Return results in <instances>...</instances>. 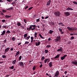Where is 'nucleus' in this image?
Masks as SVG:
<instances>
[{
  "mask_svg": "<svg viewBox=\"0 0 77 77\" xmlns=\"http://www.w3.org/2000/svg\"><path fill=\"white\" fill-rule=\"evenodd\" d=\"M36 26L35 25H30L29 27H27V30H28V31H30V30H34L35 29H36Z\"/></svg>",
  "mask_w": 77,
  "mask_h": 77,
  "instance_id": "obj_1",
  "label": "nucleus"
},
{
  "mask_svg": "<svg viewBox=\"0 0 77 77\" xmlns=\"http://www.w3.org/2000/svg\"><path fill=\"white\" fill-rule=\"evenodd\" d=\"M61 39V38L60 37V36H57V37L56 39H55V42H57V41H60Z\"/></svg>",
  "mask_w": 77,
  "mask_h": 77,
  "instance_id": "obj_2",
  "label": "nucleus"
},
{
  "mask_svg": "<svg viewBox=\"0 0 77 77\" xmlns=\"http://www.w3.org/2000/svg\"><path fill=\"white\" fill-rule=\"evenodd\" d=\"M54 14L56 17H59L60 15V12L59 11H57L54 13Z\"/></svg>",
  "mask_w": 77,
  "mask_h": 77,
  "instance_id": "obj_3",
  "label": "nucleus"
},
{
  "mask_svg": "<svg viewBox=\"0 0 77 77\" xmlns=\"http://www.w3.org/2000/svg\"><path fill=\"white\" fill-rule=\"evenodd\" d=\"M19 65L21 67H24V63H23V62H19Z\"/></svg>",
  "mask_w": 77,
  "mask_h": 77,
  "instance_id": "obj_4",
  "label": "nucleus"
},
{
  "mask_svg": "<svg viewBox=\"0 0 77 77\" xmlns=\"http://www.w3.org/2000/svg\"><path fill=\"white\" fill-rule=\"evenodd\" d=\"M64 14L66 17H68L70 15V13L69 12H66L64 13Z\"/></svg>",
  "mask_w": 77,
  "mask_h": 77,
  "instance_id": "obj_5",
  "label": "nucleus"
},
{
  "mask_svg": "<svg viewBox=\"0 0 77 77\" xmlns=\"http://www.w3.org/2000/svg\"><path fill=\"white\" fill-rule=\"evenodd\" d=\"M67 29H68L69 30H75V28L74 27H67Z\"/></svg>",
  "mask_w": 77,
  "mask_h": 77,
  "instance_id": "obj_6",
  "label": "nucleus"
},
{
  "mask_svg": "<svg viewBox=\"0 0 77 77\" xmlns=\"http://www.w3.org/2000/svg\"><path fill=\"white\" fill-rule=\"evenodd\" d=\"M71 63L73 65H77V61H72Z\"/></svg>",
  "mask_w": 77,
  "mask_h": 77,
  "instance_id": "obj_7",
  "label": "nucleus"
},
{
  "mask_svg": "<svg viewBox=\"0 0 77 77\" xmlns=\"http://www.w3.org/2000/svg\"><path fill=\"white\" fill-rule=\"evenodd\" d=\"M66 56H67V55H64L63 57H62L61 58V59L62 60H63L65 59V58L66 57Z\"/></svg>",
  "mask_w": 77,
  "mask_h": 77,
  "instance_id": "obj_8",
  "label": "nucleus"
},
{
  "mask_svg": "<svg viewBox=\"0 0 77 77\" xmlns=\"http://www.w3.org/2000/svg\"><path fill=\"white\" fill-rule=\"evenodd\" d=\"M59 75V71H57L56 72L55 75V77H56L57 76H58V75Z\"/></svg>",
  "mask_w": 77,
  "mask_h": 77,
  "instance_id": "obj_9",
  "label": "nucleus"
},
{
  "mask_svg": "<svg viewBox=\"0 0 77 77\" xmlns=\"http://www.w3.org/2000/svg\"><path fill=\"white\" fill-rule=\"evenodd\" d=\"M17 26L20 27L21 26V22H19L17 23Z\"/></svg>",
  "mask_w": 77,
  "mask_h": 77,
  "instance_id": "obj_10",
  "label": "nucleus"
},
{
  "mask_svg": "<svg viewBox=\"0 0 77 77\" xmlns=\"http://www.w3.org/2000/svg\"><path fill=\"white\" fill-rule=\"evenodd\" d=\"M51 3V0L49 1L46 4L47 6H50Z\"/></svg>",
  "mask_w": 77,
  "mask_h": 77,
  "instance_id": "obj_11",
  "label": "nucleus"
},
{
  "mask_svg": "<svg viewBox=\"0 0 77 77\" xmlns=\"http://www.w3.org/2000/svg\"><path fill=\"white\" fill-rule=\"evenodd\" d=\"M66 9L67 11H70V10H71V11H73V9L72 8H69V7H68Z\"/></svg>",
  "mask_w": 77,
  "mask_h": 77,
  "instance_id": "obj_12",
  "label": "nucleus"
},
{
  "mask_svg": "<svg viewBox=\"0 0 77 77\" xmlns=\"http://www.w3.org/2000/svg\"><path fill=\"white\" fill-rule=\"evenodd\" d=\"M40 44H41L40 42H38V43H37V42L35 43V45H36V46H39V45H40Z\"/></svg>",
  "mask_w": 77,
  "mask_h": 77,
  "instance_id": "obj_13",
  "label": "nucleus"
},
{
  "mask_svg": "<svg viewBox=\"0 0 77 77\" xmlns=\"http://www.w3.org/2000/svg\"><path fill=\"white\" fill-rule=\"evenodd\" d=\"M20 54V51H18L17 52H16V54L15 55V57H16V56H18V55H19Z\"/></svg>",
  "mask_w": 77,
  "mask_h": 77,
  "instance_id": "obj_14",
  "label": "nucleus"
},
{
  "mask_svg": "<svg viewBox=\"0 0 77 77\" xmlns=\"http://www.w3.org/2000/svg\"><path fill=\"white\" fill-rule=\"evenodd\" d=\"M10 48H7L5 49V52H8V51L9 50V49H10Z\"/></svg>",
  "mask_w": 77,
  "mask_h": 77,
  "instance_id": "obj_15",
  "label": "nucleus"
},
{
  "mask_svg": "<svg viewBox=\"0 0 77 77\" xmlns=\"http://www.w3.org/2000/svg\"><path fill=\"white\" fill-rule=\"evenodd\" d=\"M52 62H50L49 63V66L50 68H51L52 66H53V64H52Z\"/></svg>",
  "mask_w": 77,
  "mask_h": 77,
  "instance_id": "obj_16",
  "label": "nucleus"
},
{
  "mask_svg": "<svg viewBox=\"0 0 77 77\" xmlns=\"http://www.w3.org/2000/svg\"><path fill=\"white\" fill-rule=\"evenodd\" d=\"M38 35H39V36H40L42 39H44L45 38L44 37H42V35L41 34L39 33Z\"/></svg>",
  "mask_w": 77,
  "mask_h": 77,
  "instance_id": "obj_17",
  "label": "nucleus"
},
{
  "mask_svg": "<svg viewBox=\"0 0 77 77\" xmlns=\"http://www.w3.org/2000/svg\"><path fill=\"white\" fill-rule=\"evenodd\" d=\"M63 50V49H62V47H60V49H58L57 50V51H62Z\"/></svg>",
  "mask_w": 77,
  "mask_h": 77,
  "instance_id": "obj_18",
  "label": "nucleus"
},
{
  "mask_svg": "<svg viewBox=\"0 0 77 77\" xmlns=\"http://www.w3.org/2000/svg\"><path fill=\"white\" fill-rule=\"evenodd\" d=\"M6 33V31L4 30L3 31L2 33L1 34V35H4L5 34V33Z\"/></svg>",
  "mask_w": 77,
  "mask_h": 77,
  "instance_id": "obj_19",
  "label": "nucleus"
},
{
  "mask_svg": "<svg viewBox=\"0 0 77 77\" xmlns=\"http://www.w3.org/2000/svg\"><path fill=\"white\" fill-rule=\"evenodd\" d=\"M49 33H50V34H52L53 33V31L52 30H50L49 31Z\"/></svg>",
  "mask_w": 77,
  "mask_h": 77,
  "instance_id": "obj_20",
  "label": "nucleus"
},
{
  "mask_svg": "<svg viewBox=\"0 0 77 77\" xmlns=\"http://www.w3.org/2000/svg\"><path fill=\"white\" fill-rule=\"evenodd\" d=\"M16 62H17L16 60H13L12 62V63L13 65H14V64H15V63H16Z\"/></svg>",
  "mask_w": 77,
  "mask_h": 77,
  "instance_id": "obj_21",
  "label": "nucleus"
},
{
  "mask_svg": "<svg viewBox=\"0 0 77 77\" xmlns=\"http://www.w3.org/2000/svg\"><path fill=\"white\" fill-rule=\"evenodd\" d=\"M60 56V55L59 54L57 55L54 57V58L57 59V58H59V57Z\"/></svg>",
  "mask_w": 77,
  "mask_h": 77,
  "instance_id": "obj_22",
  "label": "nucleus"
},
{
  "mask_svg": "<svg viewBox=\"0 0 77 77\" xmlns=\"http://www.w3.org/2000/svg\"><path fill=\"white\" fill-rule=\"evenodd\" d=\"M59 25H61L62 26H64V25L63 24V23H58Z\"/></svg>",
  "mask_w": 77,
  "mask_h": 77,
  "instance_id": "obj_23",
  "label": "nucleus"
},
{
  "mask_svg": "<svg viewBox=\"0 0 77 77\" xmlns=\"http://www.w3.org/2000/svg\"><path fill=\"white\" fill-rule=\"evenodd\" d=\"M27 34L26 33L24 35V38H27Z\"/></svg>",
  "mask_w": 77,
  "mask_h": 77,
  "instance_id": "obj_24",
  "label": "nucleus"
},
{
  "mask_svg": "<svg viewBox=\"0 0 77 77\" xmlns=\"http://www.w3.org/2000/svg\"><path fill=\"white\" fill-rule=\"evenodd\" d=\"M37 35H38V33H34V37L35 38H37Z\"/></svg>",
  "mask_w": 77,
  "mask_h": 77,
  "instance_id": "obj_25",
  "label": "nucleus"
},
{
  "mask_svg": "<svg viewBox=\"0 0 77 77\" xmlns=\"http://www.w3.org/2000/svg\"><path fill=\"white\" fill-rule=\"evenodd\" d=\"M12 40L13 41H15V37H12Z\"/></svg>",
  "mask_w": 77,
  "mask_h": 77,
  "instance_id": "obj_26",
  "label": "nucleus"
},
{
  "mask_svg": "<svg viewBox=\"0 0 77 77\" xmlns=\"http://www.w3.org/2000/svg\"><path fill=\"white\" fill-rule=\"evenodd\" d=\"M31 42H33V36H32L31 37Z\"/></svg>",
  "mask_w": 77,
  "mask_h": 77,
  "instance_id": "obj_27",
  "label": "nucleus"
},
{
  "mask_svg": "<svg viewBox=\"0 0 77 77\" xmlns=\"http://www.w3.org/2000/svg\"><path fill=\"white\" fill-rule=\"evenodd\" d=\"M48 60V59H45L44 60V62L45 63H47V62Z\"/></svg>",
  "mask_w": 77,
  "mask_h": 77,
  "instance_id": "obj_28",
  "label": "nucleus"
},
{
  "mask_svg": "<svg viewBox=\"0 0 77 77\" xmlns=\"http://www.w3.org/2000/svg\"><path fill=\"white\" fill-rule=\"evenodd\" d=\"M45 54H47L48 52V51L47 50H45Z\"/></svg>",
  "mask_w": 77,
  "mask_h": 77,
  "instance_id": "obj_29",
  "label": "nucleus"
},
{
  "mask_svg": "<svg viewBox=\"0 0 77 77\" xmlns=\"http://www.w3.org/2000/svg\"><path fill=\"white\" fill-rule=\"evenodd\" d=\"M30 38V36H29L26 37V38L25 39H26V40H28V39H29V38Z\"/></svg>",
  "mask_w": 77,
  "mask_h": 77,
  "instance_id": "obj_30",
  "label": "nucleus"
},
{
  "mask_svg": "<svg viewBox=\"0 0 77 77\" xmlns=\"http://www.w3.org/2000/svg\"><path fill=\"white\" fill-rule=\"evenodd\" d=\"M44 59H45V57H42L41 58V60H44Z\"/></svg>",
  "mask_w": 77,
  "mask_h": 77,
  "instance_id": "obj_31",
  "label": "nucleus"
},
{
  "mask_svg": "<svg viewBox=\"0 0 77 77\" xmlns=\"http://www.w3.org/2000/svg\"><path fill=\"white\" fill-rule=\"evenodd\" d=\"M2 27L3 28H5V29H8V26H4V25H3Z\"/></svg>",
  "mask_w": 77,
  "mask_h": 77,
  "instance_id": "obj_32",
  "label": "nucleus"
},
{
  "mask_svg": "<svg viewBox=\"0 0 77 77\" xmlns=\"http://www.w3.org/2000/svg\"><path fill=\"white\" fill-rule=\"evenodd\" d=\"M5 18H10V17H11V16H8V15H6L5 16Z\"/></svg>",
  "mask_w": 77,
  "mask_h": 77,
  "instance_id": "obj_33",
  "label": "nucleus"
},
{
  "mask_svg": "<svg viewBox=\"0 0 77 77\" xmlns=\"http://www.w3.org/2000/svg\"><path fill=\"white\" fill-rule=\"evenodd\" d=\"M14 9V8L13 7H10V8L7 9V10H12V9Z\"/></svg>",
  "mask_w": 77,
  "mask_h": 77,
  "instance_id": "obj_34",
  "label": "nucleus"
},
{
  "mask_svg": "<svg viewBox=\"0 0 77 77\" xmlns=\"http://www.w3.org/2000/svg\"><path fill=\"white\" fill-rule=\"evenodd\" d=\"M6 33H8V34H9L10 33H11V32L10 31L8 30L6 32Z\"/></svg>",
  "mask_w": 77,
  "mask_h": 77,
  "instance_id": "obj_35",
  "label": "nucleus"
},
{
  "mask_svg": "<svg viewBox=\"0 0 77 77\" xmlns=\"http://www.w3.org/2000/svg\"><path fill=\"white\" fill-rule=\"evenodd\" d=\"M10 69H13L14 68V66H12L11 67L9 68Z\"/></svg>",
  "mask_w": 77,
  "mask_h": 77,
  "instance_id": "obj_36",
  "label": "nucleus"
},
{
  "mask_svg": "<svg viewBox=\"0 0 77 77\" xmlns=\"http://www.w3.org/2000/svg\"><path fill=\"white\" fill-rule=\"evenodd\" d=\"M50 47H51V45H48L46 46V48H49Z\"/></svg>",
  "mask_w": 77,
  "mask_h": 77,
  "instance_id": "obj_37",
  "label": "nucleus"
},
{
  "mask_svg": "<svg viewBox=\"0 0 77 77\" xmlns=\"http://www.w3.org/2000/svg\"><path fill=\"white\" fill-rule=\"evenodd\" d=\"M2 57L3 58H6V56L5 55H3Z\"/></svg>",
  "mask_w": 77,
  "mask_h": 77,
  "instance_id": "obj_38",
  "label": "nucleus"
},
{
  "mask_svg": "<svg viewBox=\"0 0 77 77\" xmlns=\"http://www.w3.org/2000/svg\"><path fill=\"white\" fill-rule=\"evenodd\" d=\"M22 58V56L21 55L19 57V60H21V59Z\"/></svg>",
  "mask_w": 77,
  "mask_h": 77,
  "instance_id": "obj_39",
  "label": "nucleus"
},
{
  "mask_svg": "<svg viewBox=\"0 0 77 77\" xmlns=\"http://www.w3.org/2000/svg\"><path fill=\"white\" fill-rule=\"evenodd\" d=\"M72 2L74 4H75V5H77V2H76L73 1Z\"/></svg>",
  "mask_w": 77,
  "mask_h": 77,
  "instance_id": "obj_40",
  "label": "nucleus"
},
{
  "mask_svg": "<svg viewBox=\"0 0 77 77\" xmlns=\"http://www.w3.org/2000/svg\"><path fill=\"white\" fill-rule=\"evenodd\" d=\"M29 44V42L26 41L25 43V44Z\"/></svg>",
  "mask_w": 77,
  "mask_h": 77,
  "instance_id": "obj_41",
  "label": "nucleus"
},
{
  "mask_svg": "<svg viewBox=\"0 0 77 77\" xmlns=\"http://www.w3.org/2000/svg\"><path fill=\"white\" fill-rule=\"evenodd\" d=\"M36 69V66H34L33 67V70H35Z\"/></svg>",
  "mask_w": 77,
  "mask_h": 77,
  "instance_id": "obj_42",
  "label": "nucleus"
},
{
  "mask_svg": "<svg viewBox=\"0 0 77 77\" xmlns=\"http://www.w3.org/2000/svg\"><path fill=\"white\" fill-rule=\"evenodd\" d=\"M74 39V37L73 36H72L71 37V38H70L71 40H72V39Z\"/></svg>",
  "mask_w": 77,
  "mask_h": 77,
  "instance_id": "obj_43",
  "label": "nucleus"
},
{
  "mask_svg": "<svg viewBox=\"0 0 77 77\" xmlns=\"http://www.w3.org/2000/svg\"><path fill=\"white\" fill-rule=\"evenodd\" d=\"M12 4L13 6H15V2H13L12 3Z\"/></svg>",
  "mask_w": 77,
  "mask_h": 77,
  "instance_id": "obj_44",
  "label": "nucleus"
},
{
  "mask_svg": "<svg viewBox=\"0 0 77 77\" xmlns=\"http://www.w3.org/2000/svg\"><path fill=\"white\" fill-rule=\"evenodd\" d=\"M6 12H7V11H6V10H2V12H3V13Z\"/></svg>",
  "mask_w": 77,
  "mask_h": 77,
  "instance_id": "obj_45",
  "label": "nucleus"
},
{
  "mask_svg": "<svg viewBox=\"0 0 77 77\" xmlns=\"http://www.w3.org/2000/svg\"><path fill=\"white\" fill-rule=\"evenodd\" d=\"M59 30L60 32H62V29L60 28H59Z\"/></svg>",
  "mask_w": 77,
  "mask_h": 77,
  "instance_id": "obj_46",
  "label": "nucleus"
},
{
  "mask_svg": "<svg viewBox=\"0 0 77 77\" xmlns=\"http://www.w3.org/2000/svg\"><path fill=\"white\" fill-rule=\"evenodd\" d=\"M50 61V58H49L48 60L47 61V63H48Z\"/></svg>",
  "mask_w": 77,
  "mask_h": 77,
  "instance_id": "obj_47",
  "label": "nucleus"
},
{
  "mask_svg": "<svg viewBox=\"0 0 77 77\" xmlns=\"http://www.w3.org/2000/svg\"><path fill=\"white\" fill-rule=\"evenodd\" d=\"M42 66H43V65H42V64H41L40 65L39 67L40 68H42Z\"/></svg>",
  "mask_w": 77,
  "mask_h": 77,
  "instance_id": "obj_48",
  "label": "nucleus"
},
{
  "mask_svg": "<svg viewBox=\"0 0 77 77\" xmlns=\"http://www.w3.org/2000/svg\"><path fill=\"white\" fill-rule=\"evenodd\" d=\"M32 8H33V7H30L28 8V10H31V9H32Z\"/></svg>",
  "mask_w": 77,
  "mask_h": 77,
  "instance_id": "obj_49",
  "label": "nucleus"
},
{
  "mask_svg": "<svg viewBox=\"0 0 77 77\" xmlns=\"http://www.w3.org/2000/svg\"><path fill=\"white\" fill-rule=\"evenodd\" d=\"M6 21V20H2V22H3V23H5Z\"/></svg>",
  "mask_w": 77,
  "mask_h": 77,
  "instance_id": "obj_50",
  "label": "nucleus"
},
{
  "mask_svg": "<svg viewBox=\"0 0 77 77\" xmlns=\"http://www.w3.org/2000/svg\"><path fill=\"white\" fill-rule=\"evenodd\" d=\"M24 21L25 23H27V20H26L24 19Z\"/></svg>",
  "mask_w": 77,
  "mask_h": 77,
  "instance_id": "obj_51",
  "label": "nucleus"
},
{
  "mask_svg": "<svg viewBox=\"0 0 77 77\" xmlns=\"http://www.w3.org/2000/svg\"><path fill=\"white\" fill-rule=\"evenodd\" d=\"M39 20H40L39 19H36L37 22H39Z\"/></svg>",
  "mask_w": 77,
  "mask_h": 77,
  "instance_id": "obj_52",
  "label": "nucleus"
},
{
  "mask_svg": "<svg viewBox=\"0 0 77 77\" xmlns=\"http://www.w3.org/2000/svg\"><path fill=\"white\" fill-rule=\"evenodd\" d=\"M12 0H7V2H11V1H12Z\"/></svg>",
  "mask_w": 77,
  "mask_h": 77,
  "instance_id": "obj_53",
  "label": "nucleus"
},
{
  "mask_svg": "<svg viewBox=\"0 0 77 77\" xmlns=\"http://www.w3.org/2000/svg\"><path fill=\"white\" fill-rule=\"evenodd\" d=\"M21 42L19 43L18 44V46L20 45H21Z\"/></svg>",
  "mask_w": 77,
  "mask_h": 77,
  "instance_id": "obj_54",
  "label": "nucleus"
},
{
  "mask_svg": "<svg viewBox=\"0 0 77 77\" xmlns=\"http://www.w3.org/2000/svg\"><path fill=\"white\" fill-rule=\"evenodd\" d=\"M49 17V16H47V17H45V19H47V18H48Z\"/></svg>",
  "mask_w": 77,
  "mask_h": 77,
  "instance_id": "obj_55",
  "label": "nucleus"
},
{
  "mask_svg": "<svg viewBox=\"0 0 77 77\" xmlns=\"http://www.w3.org/2000/svg\"><path fill=\"white\" fill-rule=\"evenodd\" d=\"M10 50H11V51H13V50H14V48H11Z\"/></svg>",
  "mask_w": 77,
  "mask_h": 77,
  "instance_id": "obj_56",
  "label": "nucleus"
},
{
  "mask_svg": "<svg viewBox=\"0 0 77 77\" xmlns=\"http://www.w3.org/2000/svg\"><path fill=\"white\" fill-rule=\"evenodd\" d=\"M4 43H6V39H5V40H4Z\"/></svg>",
  "mask_w": 77,
  "mask_h": 77,
  "instance_id": "obj_57",
  "label": "nucleus"
},
{
  "mask_svg": "<svg viewBox=\"0 0 77 77\" xmlns=\"http://www.w3.org/2000/svg\"><path fill=\"white\" fill-rule=\"evenodd\" d=\"M28 8V6H27L25 8V9H27Z\"/></svg>",
  "mask_w": 77,
  "mask_h": 77,
  "instance_id": "obj_58",
  "label": "nucleus"
},
{
  "mask_svg": "<svg viewBox=\"0 0 77 77\" xmlns=\"http://www.w3.org/2000/svg\"><path fill=\"white\" fill-rule=\"evenodd\" d=\"M1 14L2 15H4V13L1 12Z\"/></svg>",
  "mask_w": 77,
  "mask_h": 77,
  "instance_id": "obj_59",
  "label": "nucleus"
},
{
  "mask_svg": "<svg viewBox=\"0 0 77 77\" xmlns=\"http://www.w3.org/2000/svg\"><path fill=\"white\" fill-rule=\"evenodd\" d=\"M10 75H6V77H9V76H10Z\"/></svg>",
  "mask_w": 77,
  "mask_h": 77,
  "instance_id": "obj_60",
  "label": "nucleus"
},
{
  "mask_svg": "<svg viewBox=\"0 0 77 77\" xmlns=\"http://www.w3.org/2000/svg\"><path fill=\"white\" fill-rule=\"evenodd\" d=\"M70 35H72V36H73V35H74V33H71Z\"/></svg>",
  "mask_w": 77,
  "mask_h": 77,
  "instance_id": "obj_61",
  "label": "nucleus"
},
{
  "mask_svg": "<svg viewBox=\"0 0 77 77\" xmlns=\"http://www.w3.org/2000/svg\"><path fill=\"white\" fill-rule=\"evenodd\" d=\"M20 27H22V28H23V29H24V26H20Z\"/></svg>",
  "mask_w": 77,
  "mask_h": 77,
  "instance_id": "obj_62",
  "label": "nucleus"
},
{
  "mask_svg": "<svg viewBox=\"0 0 77 77\" xmlns=\"http://www.w3.org/2000/svg\"><path fill=\"white\" fill-rule=\"evenodd\" d=\"M67 73V71H66L64 72V74H66Z\"/></svg>",
  "mask_w": 77,
  "mask_h": 77,
  "instance_id": "obj_63",
  "label": "nucleus"
},
{
  "mask_svg": "<svg viewBox=\"0 0 77 77\" xmlns=\"http://www.w3.org/2000/svg\"><path fill=\"white\" fill-rule=\"evenodd\" d=\"M51 38H49L48 39V41H50V40H51Z\"/></svg>",
  "mask_w": 77,
  "mask_h": 77,
  "instance_id": "obj_64",
  "label": "nucleus"
}]
</instances>
